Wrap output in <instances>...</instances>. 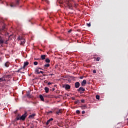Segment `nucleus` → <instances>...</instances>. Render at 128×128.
I'll return each mask as SVG.
<instances>
[{
    "label": "nucleus",
    "instance_id": "8",
    "mask_svg": "<svg viewBox=\"0 0 128 128\" xmlns=\"http://www.w3.org/2000/svg\"><path fill=\"white\" fill-rule=\"evenodd\" d=\"M86 80H84L81 83V86H86Z\"/></svg>",
    "mask_w": 128,
    "mask_h": 128
},
{
    "label": "nucleus",
    "instance_id": "17",
    "mask_svg": "<svg viewBox=\"0 0 128 128\" xmlns=\"http://www.w3.org/2000/svg\"><path fill=\"white\" fill-rule=\"evenodd\" d=\"M39 98L42 102H44V96H42V95H40Z\"/></svg>",
    "mask_w": 128,
    "mask_h": 128
},
{
    "label": "nucleus",
    "instance_id": "6",
    "mask_svg": "<svg viewBox=\"0 0 128 128\" xmlns=\"http://www.w3.org/2000/svg\"><path fill=\"white\" fill-rule=\"evenodd\" d=\"M6 30V24H4L2 28H0V32H4Z\"/></svg>",
    "mask_w": 128,
    "mask_h": 128
},
{
    "label": "nucleus",
    "instance_id": "50",
    "mask_svg": "<svg viewBox=\"0 0 128 128\" xmlns=\"http://www.w3.org/2000/svg\"><path fill=\"white\" fill-rule=\"evenodd\" d=\"M31 128H32V127H31Z\"/></svg>",
    "mask_w": 128,
    "mask_h": 128
},
{
    "label": "nucleus",
    "instance_id": "13",
    "mask_svg": "<svg viewBox=\"0 0 128 128\" xmlns=\"http://www.w3.org/2000/svg\"><path fill=\"white\" fill-rule=\"evenodd\" d=\"M82 110H86L88 108V107L86 106V105H83L80 106Z\"/></svg>",
    "mask_w": 128,
    "mask_h": 128
},
{
    "label": "nucleus",
    "instance_id": "44",
    "mask_svg": "<svg viewBox=\"0 0 128 128\" xmlns=\"http://www.w3.org/2000/svg\"><path fill=\"white\" fill-rule=\"evenodd\" d=\"M12 36V35H10L9 36H8V40H10V36Z\"/></svg>",
    "mask_w": 128,
    "mask_h": 128
},
{
    "label": "nucleus",
    "instance_id": "41",
    "mask_svg": "<svg viewBox=\"0 0 128 128\" xmlns=\"http://www.w3.org/2000/svg\"><path fill=\"white\" fill-rule=\"evenodd\" d=\"M80 80H82L84 78V76H80Z\"/></svg>",
    "mask_w": 128,
    "mask_h": 128
},
{
    "label": "nucleus",
    "instance_id": "16",
    "mask_svg": "<svg viewBox=\"0 0 128 128\" xmlns=\"http://www.w3.org/2000/svg\"><path fill=\"white\" fill-rule=\"evenodd\" d=\"M26 66H28V62H24V66H23V68H24Z\"/></svg>",
    "mask_w": 128,
    "mask_h": 128
},
{
    "label": "nucleus",
    "instance_id": "47",
    "mask_svg": "<svg viewBox=\"0 0 128 128\" xmlns=\"http://www.w3.org/2000/svg\"><path fill=\"white\" fill-rule=\"evenodd\" d=\"M32 104H36V102H32Z\"/></svg>",
    "mask_w": 128,
    "mask_h": 128
},
{
    "label": "nucleus",
    "instance_id": "18",
    "mask_svg": "<svg viewBox=\"0 0 128 128\" xmlns=\"http://www.w3.org/2000/svg\"><path fill=\"white\" fill-rule=\"evenodd\" d=\"M20 120V115H18L16 116L15 120L16 122L18 121V120Z\"/></svg>",
    "mask_w": 128,
    "mask_h": 128
},
{
    "label": "nucleus",
    "instance_id": "27",
    "mask_svg": "<svg viewBox=\"0 0 128 128\" xmlns=\"http://www.w3.org/2000/svg\"><path fill=\"white\" fill-rule=\"evenodd\" d=\"M100 58L98 57L96 58V62H100Z\"/></svg>",
    "mask_w": 128,
    "mask_h": 128
},
{
    "label": "nucleus",
    "instance_id": "2",
    "mask_svg": "<svg viewBox=\"0 0 128 128\" xmlns=\"http://www.w3.org/2000/svg\"><path fill=\"white\" fill-rule=\"evenodd\" d=\"M4 38L0 35V44L1 46H4Z\"/></svg>",
    "mask_w": 128,
    "mask_h": 128
},
{
    "label": "nucleus",
    "instance_id": "37",
    "mask_svg": "<svg viewBox=\"0 0 128 128\" xmlns=\"http://www.w3.org/2000/svg\"><path fill=\"white\" fill-rule=\"evenodd\" d=\"M86 114V112L84 110L82 111V114Z\"/></svg>",
    "mask_w": 128,
    "mask_h": 128
},
{
    "label": "nucleus",
    "instance_id": "10",
    "mask_svg": "<svg viewBox=\"0 0 128 128\" xmlns=\"http://www.w3.org/2000/svg\"><path fill=\"white\" fill-rule=\"evenodd\" d=\"M26 44V40L24 38L22 39V40H20V46H24V44Z\"/></svg>",
    "mask_w": 128,
    "mask_h": 128
},
{
    "label": "nucleus",
    "instance_id": "23",
    "mask_svg": "<svg viewBox=\"0 0 128 128\" xmlns=\"http://www.w3.org/2000/svg\"><path fill=\"white\" fill-rule=\"evenodd\" d=\"M45 62H46L49 63V62H50V59L48 58H47L46 59Z\"/></svg>",
    "mask_w": 128,
    "mask_h": 128
},
{
    "label": "nucleus",
    "instance_id": "4",
    "mask_svg": "<svg viewBox=\"0 0 128 128\" xmlns=\"http://www.w3.org/2000/svg\"><path fill=\"white\" fill-rule=\"evenodd\" d=\"M26 114V112L23 115L20 116V120H26V118L28 116Z\"/></svg>",
    "mask_w": 128,
    "mask_h": 128
},
{
    "label": "nucleus",
    "instance_id": "29",
    "mask_svg": "<svg viewBox=\"0 0 128 128\" xmlns=\"http://www.w3.org/2000/svg\"><path fill=\"white\" fill-rule=\"evenodd\" d=\"M38 62H34V66H38Z\"/></svg>",
    "mask_w": 128,
    "mask_h": 128
},
{
    "label": "nucleus",
    "instance_id": "40",
    "mask_svg": "<svg viewBox=\"0 0 128 128\" xmlns=\"http://www.w3.org/2000/svg\"><path fill=\"white\" fill-rule=\"evenodd\" d=\"M39 72L40 74H44V72L42 71H40Z\"/></svg>",
    "mask_w": 128,
    "mask_h": 128
},
{
    "label": "nucleus",
    "instance_id": "45",
    "mask_svg": "<svg viewBox=\"0 0 128 128\" xmlns=\"http://www.w3.org/2000/svg\"><path fill=\"white\" fill-rule=\"evenodd\" d=\"M66 86H64V85H62V88H64Z\"/></svg>",
    "mask_w": 128,
    "mask_h": 128
},
{
    "label": "nucleus",
    "instance_id": "22",
    "mask_svg": "<svg viewBox=\"0 0 128 128\" xmlns=\"http://www.w3.org/2000/svg\"><path fill=\"white\" fill-rule=\"evenodd\" d=\"M8 40H10L8 38L7 40H4V44H8Z\"/></svg>",
    "mask_w": 128,
    "mask_h": 128
},
{
    "label": "nucleus",
    "instance_id": "39",
    "mask_svg": "<svg viewBox=\"0 0 128 128\" xmlns=\"http://www.w3.org/2000/svg\"><path fill=\"white\" fill-rule=\"evenodd\" d=\"M48 86H50L52 84L51 82H48Z\"/></svg>",
    "mask_w": 128,
    "mask_h": 128
},
{
    "label": "nucleus",
    "instance_id": "9",
    "mask_svg": "<svg viewBox=\"0 0 128 128\" xmlns=\"http://www.w3.org/2000/svg\"><path fill=\"white\" fill-rule=\"evenodd\" d=\"M52 120H54V118H51L49 119V120L47 121V122H46V126H48V124H50V123L52 121Z\"/></svg>",
    "mask_w": 128,
    "mask_h": 128
},
{
    "label": "nucleus",
    "instance_id": "33",
    "mask_svg": "<svg viewBox=\"0 0 128 128\" xmlns=\"http://www.w3.org/2000/svg\"><path fill=\"white\" fill-rule=\"evenodd\" d=\"M84 102H85L84 100L83 99V100H81V102H82V103L84 104Z\"/></svg>",
    "mask_w": 128,
    "mask_h": 128
},
{
    "label": "nucleus",
    "instance_id": "20",
    "mask_svg": "<svg viewBox=\"0 0 128 128\" xmlns=\"http://www.w3.org/2000/svg\"><path fill=\"white\" fill-rule=\"evenodd\" d=\"M23 38H23L22 36H19L17 40H23Z\"/></svg>",
    "mask_w": 128,
    "mask_h": 128
},
{
    "label": "nucleus",
    "instance_id": "48",
    "mask_svg": "<svg viewBox=\"0 0 128 128\" xmlns=\"http://www.w3.org/2000/svg\"><path fill=\"white\" fill-rule=\"evenodd\" d=\"M72 100H74V98H72Z\"/></svg>",
    "mask_w": 128,
    "mask_h": 128
},
{
    "label": "nucleus",
    "instance_id": "46",
    "mask_svg": "<svg viewBox=\"0 0 128 128\" xmlns=\"http://www.w3.org/2000/svg\"><path fill=\"white\" fill-rule=\"evenodd\" d=\"M54 90H55L54 88H52V90H53V91Z\"/></svg>",
    "mask_w": 128,
    "mask_h": 128
},
{
    "label": "nucleus",
    "instance_id": "31",
    "mask_svg": "<svg viewBox=\"0 0 128 128\" xmlns=\"http://www.w3.org/2000/svg\"><path fill=\"white\" fill-rule=\"evenodd\" d=\"M22 68H20V69H18V70L17 71V72H20V70H22Z\"/></svg>",
    "mask_w": 128,
    "mask_h": 128
},
{
    "label": "nucleus",
    "instance_id": "38",
    "mask_svg": "<svg viewBox=\"0 0 128 128\" xmlns=\"http://www.w3.org/2000/svg\"><path fill=\"white\" fill-rule=\"evenodd\" d=\"M52 111H50L48 112V114H52Z\"/></svg>",
    "mask_w": 128,
    "mask_h": 128
},
{
    "label": "nucleus",
    "instance_id": "32",
    "mask_svg": "<svg viewBox=\"0 0 128 128\" xmlns=\"http://www.w3.org/2000/svg\"><path fill=\"white\" fill-rule=\"evenodd\" d=\"M92 72H93V74H96V70H92Z\"/></svg>",
    "mask_w": 128,
    "mask_h": 128
},
{
    "label": "nucleus",
    "instance_id": "24",
    "mask_svg": "<svg viewBox=\"0 0 128 128\" xmlns=\"http://www.w3.org/2000/svg\"><path fill=\"white\" fill-rule=\"evenodd\" d=\"M36 72L38 74H40V72H38V69H36L35 70Z\"/></svg>",
    "mask_w": 128,
    "mask_h": 128
},
{
    "label": "nucleus",
    "instance_id": "11",
    "mask_svg": "<svg viewBox=\"0 0 128 128\" xmlns=\"http://www.w3.org/2000/svg\"><path fill=\"white\" fill-rule=\"evenodd\" d=\"M46 94H48V92H50V88L48 87H45L44 88Z\"/></svg>",
    "mask_w": 128,
    "mask_h": 128
},
{
    "label": "nucleus",
    "instance_id": "34",
    "mask_svg": "<svg viewBox=\"0 0 128 128\" xmlns=\"http://www.w3.org/2000/svg\"><path fill=\"white\" fill-rule=\"evenodd\" d=\"M87 26H88V28H90V26H91L90 23L87 24Z\"/></svg>",
    "mask_w": 128,
    "mask_h": 128
},
{
    "label": "nucleus",
    "instance_id": "35",
    "mask_svg": "<svg viewBox=\"0 0 128 128\" xmlns=\"http://www.w3.org/2000/svg\"><path fill=\"white\" fill-rule=\"evenodd\" d=\"M72 32V30L70 29V30H69L68 31V32L70 34V33Z\"/></svg>",
    "mask_w": 128,
    "mask_h": 128
},
{
    "label": "nucleus",
    "instance_id": "3",
    "mask_svg": "<svg viewBox=\"0 0 128 128\" xmlns=\"http://www.w3.org/2000/svg\"><path fill=\"white\" fill-rule=\"evenodd\" d=\"M77 92L80 94H84V92H86V89L84 87L81 86L77 90Z\"/></svg>",
    "mask_w": 128,
    "mask_h": 128
},
{
    "label": "nucleus",
    "instance_id": "42",
    "mask_svg": "<svg viewBox=\"0 0 128 128\" xmlns=\"http://www.w3.org/2000/svg\"><path fill=\"white\" fill-rule=\"evenodd\" d=\"M38 68V70H42V68Z\"/></svg>",
    "mask_w": 128,
    "mask_h": 128
},
{
    "label": "nucleus",
    "instance_id": "49",
    "mask_svg": "<svg viewBox=\"0 0 128 128\" xmlns=\"http://www.w3.org/2000/svg\"><path fill=\"white\" fill-rule=\"evenodd\" d=\"M0 34H2V32H0Z\"/></svg>",
    "mask_w": 128,
    "mask_h": 128
},
{
    "label": "nucleus",
    "instance_id": "28",
    "mask_svg": "<svg viewBox=\"0 0 128 128\" xmlns=\"http://www.w3.org/2000/svg\"><path fill=\"white\" fill-rule=\"evenodd\" d=\"M76 114H80V110H76Z\"/></svg>",
    "mask_w": 128,
    "mask_h": 128
},
{
    "label": "nucleus",
    "instance_id": "1",
    "mask_svg": "<svg viewBox=\"0 0 128 128\" xmlns=\"http://www.w3.org/2000/svg\"><path fill=\"white\" fill-rule=\"evenodd\" d=\"M20 0H15V2L10 4V6H11V8L18 6L20 5Z\"/></svg>",
    "mask_w": 128,
    "mask_h": 128
},
{
    "label": "nucleus",
    "instance_id": "14",
    "mask_svg": "<svg viewBox=\"0 0 128 128\" xmlns=\"http://www.w3.org/2000/svg\"><path fill=\"white\" fill-rule=\"evenodd\" d=\"M36 116V114H32L31 115L29 116L28 118H34Z\"/></svg>",
    "mask_w": 128,
    "mask_h": 128
},
{
    "label": "nucleus",
    "instance_id": "7",
    "mask_svg": "<svg viewBox=\"0 0 128 128\" xmlns=\"http://www.w3.org/2000/svg\"><path fill=\"white\" fill-rule=\"evenodd\" d=\"M80 82H76L75 83V88H80Z\"/></svg>",
    "mask_w": 128,
    "mask_h": 128
},
{
    "label": "nucleus",
    "instance_id": "26",
    "mask_svg": "<svg viewBox=\"0 0 128 128\" xmlns=\"http://www.w3.org/2000/svg\"><path fill=\"white\" fill-rule=\"evenodd\" d=\"M4 78H0V82H4Z\"/></svg>",
    "mask_w": 128,
    "mask_h": 128
},
{
    "label": "nucleus",
    "instance_id": "5",
    "mask_svg": "<svg viewBox=\"0 0 128 128\" xmlns=\"http://www.w3.org/2000/svg\"><path fill=\"white\" fill-rule=\"evenodd\" d=\"M10 63L9 62H6L4 64V68H8V66H10Z\"/></svg>",
    "mask_w": 128,
    "mask_h": 128
},
{
    "label": "nucleus",
    "instance_id": "25",
    "mask_svg": "<svg viewBox=\"0 0 128 128\" xmlns=\"http://www.w3.org/2000/svg\"><path fill=\"white\" fill-rule=\"evenodd\" d=\"M80 100H78L74 102L75 104H80Z\"/></svg>",
    "mask_w": 128,
    "mask_h": 128
},
{
    "label": "nucleus",
    "instance_id": "30",
    "mask_svg": "<svg viewBox=\"0 0 128 128\" xmlns=\"http://www.w3.org/2000/svg\"><path fill=\"white\" fill-rule=\"evenodd\" d=\"M96 100H100V96L96 95Z\"/></svg>",
    "mask_w": 128,
    "mask_h": 128
},
{
    "label": "nucleus",
    "instance_id": "43",
    "mask_svg": "<svg viewBox=\"0 0 128 128\" xmlns=\"http://www.w3.org/2000/svg\"><path fill=\"white\" fill-rule=\"evenodd\" d=\"M40 60V58H34V60Z\"/></svg>",
    "mask_w": 128,
    "mask_h": 128
},
{
    "label": "nucleus",
    "instance_id": "21",
    "mask_svg": "<svg viewBox=\"0 0 128 128\" xmlns=\"http://www.w3.org/2000/svg\"><path fill=\"white\" fill-rule=\"evenodd\" d=\"M50 66V64H47L44 65V68H49Z\"/></svg>",
    "mask_w": 128,
    "mask_h": 128
},
{
    "label": "nucleus",
    "instance_id": "15",
    "mask_svg": "<svg viewBox=\"0 0 128 128\" xmlns=\"http://www.w3.org/2000/svg\"><path fill=\"white\" fill-rule=\"evenodd\" d=\"M46 55H41V60H46Z\"/></svg>",
    "mask_w": 128,
    "mask_h": 128
},
{
    "label": "nucleus",
    "instance_id": "36",
    "mask_svg": "<svg viewBox=\"0 0 128 128\" xmlns=\"http://www.w3.org/2000/svg\"><path fill=\"white\" fill-rule=\"evenodd\" d=\"M28 98H32V96L30 94H28Z\"/></svg>",
    "mask_w": 128,
    "mask_h": 128
},
{
    "label": "nucleus",
    "instance_id": "12",
    "mask_svg": "<svg viewBox=\"0 0 128 128\" xmlns=\"http://www.w3.org/2000/svg\"><path fill=\"white\" fill-rule=\"evenodd\" d=\"M65 88L66 90H70V86L66 84L65 86Z\"/></svg>",
    "mask_w": 128,
    "mask_h": 128
},
{
    "label": "nucleus",
    "instance_id": "19",
    "mask_svg": "<svg viewBox=\"0 0 128 128\" xmlns=\"http://www.w3.org/2000/svg\"><path fill=\"white\" fill-rule=\"evenodd\" d=\"M62 110H59L58 111H56V114L60 115V114H62Z\"/></svg>",
    "mask_w": 128,
    "mask_h": 128
}]
</instances>
